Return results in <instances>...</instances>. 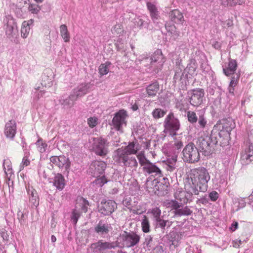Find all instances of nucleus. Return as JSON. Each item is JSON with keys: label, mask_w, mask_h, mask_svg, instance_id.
Returning a JSON list of instances; mask_svg holds the SVG:
<instances>
[{"label": "nucleus", "mask_w": 253, "mask_h": 253, "mask_svg": "<svg viewBox=\"0 0 253 253\" xmlns=\"http://www.w3.org/2000/svg\"><path fill=\"white\" fill-rule=\"evenodd\" d=\"M152 114L154 118L158 119L163 117L166 114V112L162 109L157 108L153 110Z\"/></svg>", "instance_id": "nucleus-47"}, {"label": "nucleus", "mask_w": 253, "mask_h": 253, "mask_svg": "<svg viewBox=\"0 0 253 253\" xmlns=\"http://www.w3.org/2000/svg\"><path fill=\"white\" fill-rule=\"evenodd\" d=\"M3 168L6 177H10L13 173L11 161L9 159L3 160Z\"/></svg>", "instance_id": "nucleus-32"}, {"label": "nucleus", "mask_w": 253, "mask_h": 253, "mask_svg": "<svg viewBox=\"0 0 253 253\" xmlns=\"http://www.w3.org/2000/svg\"><path fill=\"white\" fill-rule=\"evenodd\" d=\"M219 197L218 193L215 191H212L209 193V197L211 201L214 202L217 200Z\"/></svg>", "instance_id": "nucleus-56"}, {"label": "nucleus", "mask_w": 253, "mask_h": 253, "mask_svg": "<svg viewBox=\"0 0 253 253\" xmlns=\"http://www.w3.org/2000/svg\"><path fill=\"white\" fill-rule=\"evenodd\" d=\"M198 201L203 205H206L209 203L208 199L206 197H202L199 199Z\"/></svg>", "instance_id": "nucleus-61"}, {"label": "nucleus", "mask_w": 253, "mask_h": 253, "mask_svg": "<svg viewBox=\"0 0 253 253\" xmlns=\"http://www.w3.org/2000/svg\"><path fill=\"white\" fill-rule=\"evenodd\" d=\"M162 59L163 54L162 51L161 50H157L150 58H147L144 61L147 60L151 64L154 65L155 63L159 62L160 59L162 60Z\"/></svg>", "instance_id": "nucleus-31"}, {"label": "nucleus", "mask_w": 253, "mask_h": 253, "mask_svg": "<svg viewBox=\"0 0 253 253\" xmlns=\"http://www.w3.org/2000/svg\"><path fill=\"white\" fill-rule=\"evenodd\" d=\"M127 117L126 112L124 110L116 113L112 120V124L116 129L122 132V127L126 125V119Z\"/></svg>", "instance_id": "nucleus-13"}, {"label": "nucleus", "mask_w": 253, "mask_h": 253, "mask_svg": "<svg viewBox=\"0 0 253 253\" xmlns=\"http://www.w3.org/2000/svg\"><path fill=\"white\" fill-rule=\"evenodd\" d=\"M81 216V212L79 210L74 209L71 214V221L74 225H76L78 222L79 218Z\"/></svg>", "instance_id": "nucleus-48"}, {"label": "nucleus", "mask_w": 253, "mask_h": 253, "mask_svg": "<svg viewBox=\"0 0 253 253\" xmlns=\"http://www.w3.org/2000/svg\"><path fill=\"white\" fill-rule=\"evenodd\" d=\"M212 46L214 48L218 49L220 48L221 44L219 42L215 41L213 42Z\"/></svg>", "instance_id": "nucleus-64"}, {"label": "nucleus", "mask_w": 253, "mask_h": 253, "mask_svg": "<svg viewBox=\"0 0 253 253\" xmlns=\"http://www.w3.org/2000/svg\"><path fill=\"white\" fill-rule=\"evenodd\" d=\"M24 157L20 165V170H21L24 167L28 166L30 164V161L29 159L30 152L24 148Z\"/></svg>", "instance_id": "nucleus-35"}, {"label": "nucleus", "mask_w": 253, "mask_h": 253, "mask_svg": "<svg viewBox=\"0 0 253 253\" xmlns=\"http://www.w3.org/2000/svg\"><path fill=\"white\" fill-rule=\"evenodd\" d=\"M177 161V156H172L170 160L167 161L166 169L167 170L170 172L173 171L176 169V163Z\"/></svg>", "instance_id": "nucleus-37"}, {"label": "nucleus", "mask_w": 253, "mask_h": 253, "mask_svg": "<svg viewBox=\"0 0 253 253\" xmlns=\"http://www.w3.org/2000/svg\"><path fill=\"white\" fill-rule=\"evenodd\" d=\"M170 20L175 23L181 24L184 21L182 14L177 9L171 10L169 13Z\"/></svg>", "instance_id": "nucleus-27"}, {"label": "nucleus", "mask_w": 253, "mask_h": 253, "mask_svg": "<svg viewBox=\"0 0 253 253\" xmlns=\"http://www.w3.org/2000/svg\"><path fill=\"white\" fill-rule=\"evenodd\" d=\"M147 7L150 12V16L153 22L157 23V20L160 18L159 12L156 5L150 2L147 3Z\"/></svg>", "instance_id": "nucleus-26"}, {"label": "nucleus", "mask_w": 253, "mask_h": 253, "mask_svg": "<svg viewBox=\"0 0 253 253\" xmlns=\"http://www.w3.org/2000/svg\"><path fill=\"white\" fill-rule=\"evenodd\" d=\"M241 158L243 160L247 161L246 163L253 161V144H247L244 151L242 153Z\"/></svg>", "instance_id": "nucleus-24"}, {"label": "nucleus", "mask_w": 253, "mask_h": 253, "mask_svg": "<svg viewBox=\"0 0 253 253\" xmlns=\"http://www.w3.org/2000/svg\"><path fill=\"white\" fill-rule=\"evenodd\" d=\"M42 82L41 84L45 87H50L52 85L53 78L52 76H46L45 73L42 75Z\"/></svg>", "instance_id": "nucleus-38"}, {"label": "nucleus", "mask_w": 253, "mask_h": 253, "mask_svg": "<svg viewBox=\"0 0 253 253\" xmlns=\"http://www.w3.org/2000/svg\"><path fill=\"white\" fill-rule=\"evenodd\" d=\"M141 147L139 143L135 142H129L127 146L124 149H122L125 152V153L129 155L136 154L137 152L140 150Z\"/></svg>", "instance_id": "nucleus-28"}, {"label": "nucleus", "mask_w": 253, "mask_h": 253, "mask_svg": "<svg viewBox=\"0 0 253 253\" xmlns=\"http://www.w3.org/2000/svg\"><path fill=\"white\" fill-rule=\"evenodd\" d=\"M63 157L53 156L50 158V161L54 164L57 166L59 168H62L63 167V163L62 160Z\"/></svg>", "instance_id": "nucleus-45"}, {"label": "nucleus", "mask_w": 253, "mask_h": 253, "mask_svg": "<svg viewBox=\"0 0 253 253\" xmlns=\"http://www.w3.org/2000/svg\"><path fill=\"white\" fill-rule=\"evenodd\" d=\"M112 230L111 224L105 220H101L94 227V232L102 237H105Z\"/></svg>", "instance_id": "nucleus-15"}, {"label": "nucleus", "mask_w": 253, "mask_h": 253, "mask_svg": "<svg viewBox=\"0 0 253 253\" xmlns=\"http://www.w3.org/2000/svg\"><path fill=\"white\" fill-rule=\"evenodd\" d=\"M33 23V20L32 19L27 21H24L22 23L21 29V36L23 38L25 39L28 37L30 30V25Z\"/></svg>", "instance_id": "nucleus-30"}, {"label": "nucleus", "mask_w": 253, "mask_h": 253, "mask_svg": "<svg viewBox=\"0 0 253 253\" xmlns=\"http://www.w3.org/2000/svg\"><path fill=\"white\" fill-rule=\"evenodd\" d=\"M184 161L189 163L197 162L200 159V154L197 148L192 143H189L184 148L183 151Z\"/></svg>", "instance_id": "nucleus-8"}, {"label": "nucleus", "mask_w": 253, "mask_h": 253, "mask_svg": "<svg viewBox=\"0 0 253 253\" xmlns=\"http://www.w3.org/2000/svg\"><path fill=\"white\" fill-rule=\"evenodd\" d=\"M204 94V90L203 89L197 88L192 90L190 97V104L194 106H198L201 105L203 103Z\"/></svg>", "instance_id": "nucleus-19"}, {"label": "nucleus", "mask_w": 253, "mask_h": 253, "mask_svg": "<svg viewBox=\"0 0 253 253\" xmlns=\"http://www.w3.org/2000/svg\"><path fill=\"white\" fill-rule=\"evenodd\" d=\"M64 42H68L70 40L69 34L67 31V27L64 25Z\"/></svg>", "instance_id": "nucleus-58"}, {"label": "nucleus", "mask_w": 253, "mask_h": 253, "mask_svg": "<svg viewBox=\"0 0 253 253\" xmlns=\"http://www.w3.org/2000/svg\"><path fill=\"white\" fill-rule=\"evenodd\" d=\"M98 119L96 117H90L87 119V123L89 127L93 128L97 124Z\"/></svg>", "instance_id": "nucleus-54"}, {"label": "nucleus", "mask_w": 253, "mask_h": 253, "mask_svg": "<svg viewBox=\"0 0 253 253\" xmlns=\"http://www.w3.org/2000/svg\"><path fill=\"white\" fill-rule=\"evenodd\" d=\"M106 167V164L103 161H95L90 165L88 172L93 176H98L102 174Z\"/></svg>", "instance_id": "nucleus-17"}, {"label": "nucleus", "mask_w": 253, "mask_h": 253, "mask_svg": "<svg viewBox=\"0 0 253 253\" xmlns=\"http://www.w3.org/2000/svg\"><path fill=\"white\" fill-rule=\"evenodd\" d=\"M120 237L124 242V245L127 248L135 246L140 241V236L133 232L124 231L121 234Z\"/></svg>", "instance_id": "nucleus-11"}, {"label": "nucleus", "mask_w": 253, "mask_h": 253, "mask_svg": "<svg viewBox=\"0 0 253 253\" xmlns=\"http://www.w3.org/2000/svg\"><path fill=\"white\" fill-rule=\"evenodd\" d=\"M152 213L153 214L155 220H157L161 218V211L158 208H155L152 210Z\"/></svg>", "instance_id": "nucleus-53"}, {"label": "nucleus", "mask_w": 253, "mask_h": 253, "mask_svg": "<svg viewBox=\"0 0 253 253\" xmlns=\"http://www.w3.org/2000/svg\"><path fill=\"white\" fill-rule=\"evenodd\" d=\"M111 63L109 62H106L101 64L99 67V73L101 75H106L109 71V68Z\"/></svg>", "instance_id": "nucleus-39"}, {"label": "nucleus", "mask_w": 253, "mask_h": 253, "mask_svg": "<svg viewBox=\"0 0 253 253\" xmlns=\"http://www.w3.org/2000/svg\"><path fill=\"white\" fill-rule=\"evenodd\" d=\"M34 89L35 90L34 92V99L37 100L42 97L43 94L45 93L43 90H40V87L39 86H36Z\"/></svg>", "instance_id": "nucleus-50"}, {"label": "nucleus", "mask_w": 253, "mask_h": 253, "mask_svg": "<svg viewBox=\"0 0 253 253\" xmlns=\"http://www.w3.org/2000/svg\"><path fill=\"white\" fill-rule=\"evenodd\" d=\"M85 145L90 150L101 157L105 156L108 152L107 141L101 137H91Z\"/></svg>", "instance_id": "nucleus-4"}, {"label": "nucleus", "mask_w": 253, "mask_h": 253, "mask_svg": "<svg viewBox=\"0 0 253 253\" xmlns=\"http://www.w3.org/2000/svg\"><path fill=\"white\" fill-rule=\"evenodd\" d=\"M118 246V243L117 242H104L102 240H99L97 242L91 245L92 248L96 252H101L107 250L115 249Z\"/></svg>", "instance_id": "nucleus-18"}, {"label": "nucleus", "mask_w": 253, "mask_h": 253, "mask_svg": "<svg viewBox=\"0 0 253 253\" xmlns=\"http://www.w3.org/2000/svg\"><path fill=\"white\" fill-rule=\"evenodd\" d=\"M147 58H150V57L142 55L141 57H140L138 59H136L135 62L137 64H142L145 67L149 66L151 68L153 67V64H151L147 60H145V61H144V60L146 59Z\"/></svg>", "instance_id": "nucleus-43"}, {"label": "nucleus", "mask_w": 253, "mask_h": 253, "mask_svg": "<svg viewBox=\"0 0 253 253\" xmlns=\"http://www.w3.org/2000/svg\"><path fill=\"white\" fill-rule=\"evenodd\" d=\"M238 223L237 222H234V223H233L231 226V227H230V229L231 231H235L237 228H238Z\"/></svg>", "instance_id": "nucleus-63"}, {"label": "nucleus", "mask_w": 253, "mask_h": 253, "mask_svg": "<svg viewBox=\"0 0 253 253\" xmlns=\"http://www.w3.org/2000/svg\"><path fill=\"white\" fill-rule=\"evenodd\" d=\"M26 189L29 196V203L32 208H37L39 204V199L37 191L30 186L27 187Z\"/></svg>", "instance_id": "nucleus-22"}, {"label": "nucleus", "mask_w": 253, "mask_h": 253, "mask_svg": "<svg viewBox=\"0 0 253 253\" xmlns=\"http://www.w3.org/2000/svg\"><path fill=\"white\" fill-rule=\"evenodd\" d=\"M213 133H211V136L204 133L201 135L198 139L197 144L203 151L205 155H208L211 151V148L213 145L217 143L218 141L221 142L216 136L214 137Z\"/></svg>", "instance_id": "nucleus-5"}, {"label": "nucleus", "mask_w": 253, "mask_h": 253, "mask_svg": "<svg viewBox=\"0 0 253 253\" xmlns=\"http://www.w3.org/2000/svg\"><path fill=\"white\" fill-rule=\"evenodd\" d=\"M53 185L59 190L63 189V176L58 173L54 177Z\"/></svg>", "instance_id": "nucleus-36"}, {"label": "nucleus", "mask_w": 253, "mask_h": 253, "mask_svg": "<svg viewBox=\"0 0 253 253\" xmlns=\"http://www.w3.org/2000/svg\"><path fill=\"white\" fill-rule=\"evenodd\" d=\"M79 206L81 207L82 211L84 212H86L87 211V207L89 205L88 202L83 198H79L77 200Z\"/></svg>", "instance_id": "nucleus-42"}, {"label": "nucleus", "mask_w": 253, "mask_h": 253, "mask_svg": "<svg viewBox=\"0 0 253 253\" xmlns=\"http://www.w3.org/2000/svg\"><path fill=\"white\" fill-rule=\"evenodd\" d=\"M141 227L144 232L148 233L150 231V223L146 215H144L143 218L141 221Z\"/></svg>", "instance_id": "nucleus-41"}, {"label": "nucleus", "mask_w": 253, "mask_h": 253, "mask_svg": "<svg viewBox=\"0 0 253 253\" xmlns=\"http://www.w3.org/2000/svg\"><path fill=\"white\" fill-rule=\"evenodd\" d=\"M152 241V238L150 236H147L145 237L144 244L147 245V246L150 247L151 242Z\"/></svg>", "instance_id": "nucleus-60"}, {"label": "nucleus", "mask_w": 253, "mask_h": 253, "mask_svg": "<svg viewBox=\"0 0 253 253\" xmlns=\"http://www.w3.org/2000/svg\"><path fill=\"white\" fill-rule=\"evenodd\" d=\"M237 63L236 60L229 58L227 65L222 66L223 71L226 76H229L234 74L237 69Z\"/></svg>", "instance_id": "nucleus-23"}, {"label": "nucleus", "mask_w": 253, "mask_h": 253, "mask_svg": "<svg viewBox=\"0 0 253 253\" xmlns=\"http://www.w3.org/2000/svg\"><path fill=\"white\" fill-rule=\"evenodd\" d=\"M234 204L237 207L236 211H238L240 209L244 208L246 205V202L244 198H237L234 201Z\"/></svg>", "instance_id": "nucleus-40"}, {"label": "nucleus", "mask_w": 253, "mask_h": 253, "mask_svg": "<svg viewBox=\"0 0 253 253\" xmlns=\"http://www.w3.org/2000/svg\"><path fill=\"white\" fill-rule=\"evenodd\" d=\"M156 221L157 222L158 226L162 229H164L165 227L167 226V223H169V221L163 220L161 218L156 220Z\"/></svg>", "instance_id": "nucleus-55"}, {"label": "nucleus", "mask_w": 253, "mask_h": 253, "mask_svg": "<svg viewBox=\"0 0 253 253\" xmlns=\"http://www.w3.org/2000/svg\"><path fill=\"white\" fill-rule=\"evenodd\" d=\"M29 11L32 14H38L41 10V7L36 4H30L28 7Z\"/></svg>", "instance_id": "nucleus-52"}, {"label": "nucleus", "mask_w": 253, "mask_h": 253, "mask_svg": "<svg viewBox=\"0 0 253 253\" xmlns=\"http://www.w3.org/2000/svg\"><path fill=\"white\" fill-rule=\"evenodd\" d=\"M5 33L9 39H11L17 35V26L13 19L10 18L8 19L5 28Z\"/></svg>", "instance_id": "nucleus-21"}, {"label": "nucleus", "mask_w": 253, "mask_h": 253, "mask_svg": "<svg viewBox=\"0 0 253 253\" xmlns=\"http://www.w3.org/2000/svg\"><path fill=\"white\" fill-rule=\"evenodd\" d=\"M204 114L205 111L204 110L200 111L198 113V127L201 129L205 128L207 125V121Z\"/></svg>", "instance_id": "nucleus-34"}, {"label": "nucleus", "mask_w": 253, "mask_h": 253, "mask_svg": "<svg viewBox=\"0 0 253 253\" xmlns=\"http://www.w3.org/2000/svg\"><path fill=\"white\" fill-rule=\"evenodd\" d=\"M183 204H180L177 201H171L168 204V206L174 210L173 213L174 216H188L193 211L188 206L183 207Z\"/></svg>", "instance_id": "nucleus-10"}, {"label": "nucleus", "mask_w": 253, "mask_h": 253, "mask_svg": "<svg viewBox=\"0 0 253 253\" xmlns=\"http://www.w3.org/2000/svg\"><path fill=\"white\" fill-rule=\"evenodd\" d=\"M113 34L120 36L124 33V29L121 24L115 25L111 30Z\"/></svg>", "instance_id": "nucleus-44"}, {"label": "nucleus", "mask_w": 253, "mask_h": 253, "mask_svg": "<svg viewBox=\"0 0 253 253\" xmlns=\"http://www.w3.org/2000/svg\"><path fill=\"white\" fill-rule=\"evenodd\" d=\"M116 161L121 166L136 169L138 166V163L135 157L131 155L125 153L121 149L117 150Z\"/></svg>", "instance_id": "nucleus-6"}, {"label": "nucleus", "mask_w": 253, "mask_h": 253, "mask_svg": "<svg viewBox=\"0 0 253 253\" xmlns=\"http://www.w3.org/2000/svg\"><path fill=\"white\" fill-rule=\"evenodd\" d=\"M194 193L187 189L185 190L181 188L177 189L174 193L175 200L180 204H185L192 200L193 195Z\"/></svg>", "instance_id": "nucleus-12"}, {"label": "nucleus", "mask_w": 253, "mask_h": 253, "mask_svg": "<svg viewBox=\"0 0 253 253\" xmlns=\"http://www.w3.org/2000/svg\"><path fill=\"white\" fill-rule=\"evenodd\" d=\"M220 1V4L226 7V6H232V1L230 0H219Z\"/></svg>", "instance_id": "nucleus-57"}, {"label": "nucleus", "mask_w": 253, "mask_h": 253, "mask_svg": "<svg viewBox=\"0 0 253 253\" xmlns=\"http://www.w3.org/2000/svg\"><path fill=\"white\" fill-rule=\"evenodd\" d=\"M159 89V84L157 82H154L149 84L146 88V94L143 93L144 97L147 96L153 97L155 96Z\"/></svg>", "instance_id": "nucleus-29"}, {"label": "nucleus", "mask_w": 253, "mask_h": 253, "mask_svg": "<svg viewBox=\"0 0 253 253\" xmlns=\"http://www.w3.org/2000/svg\"><path fill=\"white\" fill-rule=\"evenodd\" d=\"M91 85L90 83H83L79 84L73 90L72 94L69 97L70 99L74 102L78 97L84 96L88 92Z\"/></svg>", "instance_id": "nucleus-14"}, {"label": "nucleus", "mask_w": 253, "mask_h": 253, "mask_svg": "<svg viewBox=\"0 0 253 253\" xmlns=\"http://www.w3.org/2000/svg\"><path fill=\"white\" fill-rule=\"evenodd\" d=\"M16 129L17 127L15 121L11 120L6 123L4 133L7 138L12 140L16 133Z\"/></svg>", "instance_id": "nucleus-20"}, {"label": "nucleus", "mask_w": 253, "mask_h": 253, "mask_svg": "<svg viewBox=\"0 0 253 253\" xmlns=\"http://www.w3.org/2000/svg\"><path fill=\"white\" fill-rule=\"evenodd\" d=\"M97 178L93 181V183L96 185L98 187H102L104 184L107 182V180L106 179L105 176L103 175L102 176H96Z\"/></svg>", "instance_id": "nucleus-46"}, {"label": "nucleus", "mask_w": 253, "mask_h": 253, "mask_svg": "<svg viewBox=\"0 0 253 253\" xmlns=\"http://www.w3.org/2000/svg\"><path fill=\"white\" fill-rule=\"evenodd\" d=\"M36 145L37 147L38 151L42 154L46 153L48 151V147L47 144L42 139H39L36 142Z\"/></svg>", "instance_id": "nucleus-33"}, {"label": "nucleus", "mask_w": 253, "mask_h": 253, "mask_svg": "<svg viewBox=\"0 0 253 253\" xmlns=\"http://www.w3.org/2000/svg\"><path fill=\"white\" fill-rule=\"evenodd\" d=\"M164 132L172 137L178 135L177 131L179 129L180 124L179 120L176 118L173 113H169L165 118L164 123Z\"/></svg>", "instance_id": "nucleus-7"}, {"label": "nucleus", "mask_w": 253, "mask_h": 253, "mask_svg": "<svg viewBox=\"0 0 253 253\" xmlns=\"http://www.w3.org/2000/svg\"><path fill=\"white\" fill-rule=\"evenodd\" d=\"M235 127V124L231 119L218 121L214 126L212 133L219 130L218 138L223 144H226L230 138V132Z\"/></svg>", "instance_id": "nucleus-3"}, {"label": "nucleus", "mask_w": 253, "mask_h": 253, "mask_svg": "<svg viewBox=\"0 0 253 253\" xmlns=\"http://www.w3.org/2000/svg\"><path fill=\"white\" fill-rule=\"evenodd\" d=\"M210 178L208 170L204 167L192 169L184 182V189L198 195L200 192H205L207 190L208 182Z\"/></svg>", "instance_id": "nucleus-1"}, {"label": "nucleus", "mask_w": 253, "mask_h": 253, "mask_svg": "<svg viewBox=\"0 0 253 253\" xmlns=\"http://www.w3.org/2000/svg\"><path fill=\"white\" fill-rule=\"evenodd\" d=\"M116 208L117 205L114 201L102 200L98 207V211L104 215H109L114 211Z\"/></svg>", "instance_id": "nucleus-16"}, {"label": "nucleus", "mask_w": 253, "mask_h": 253, "mask_svg": "<svg viewBox=\"0 0 253 253\" xmlns=\"http://www.w3.org/2000/svg\"><path fill=\"white\" fill-rule=\"evenodd\" d=\"M135 23L137 26L140 28L144 27L147 28L148 25V23L147 22L145 21L139 17H137L135 19Z\"/></svg>", "instance_id": "nucleus-51"}, {"label": "nucleus", "mask_w": 253, "mask_h": 253, "mask_svg": "<svg viewBox=\"0 0 253 253\" xmlns=\"http://www.w3.org/2000/svg\"><path fill=\"white\" fill-rule=\"evenodd\" d=\"M232 1V6L236 4L242 5L245 3V0H230Z\"/></svg>", "instance_id": "nucleus-59"}, {"label": "nucleus", "mask_w": 253, "mask_h": 253, "mask_svg": "<svg viewBox=\"0 0 253 253\" xmlns=\"http://www.w3.org/2000/svg\"><path fill=\"white\" fill-rule=\"evenodd\" d=\"M139 163L142 167L144 174L159 178L163 176L161 170L155 163H151L146 157L144 151L138 153L136 155Z\"/></svg>", "instance_id": "nucleus-2"}, {"label": "nucleus", "mask_w": 253, "mask_h": 253, "mask_svg": "<svg viewBox=\"0 0 253 253\" xmlns=\"http://www.w3.org/2000/svg\"><path fill=\"white\" fill-rule=\"evenodd\" d=\"M188 120L192 124L195 123L198 121V117L195 112L193 111H188L187 112Z\"/></svg>", "instance_id": "nucleus-49"}, {"label": "nucleus", "mask_w": 253, "mask_h": 253, "mask_svg": "<svg viewBox=\"0 0 253 253\" xmlns=\"http://www.w3.org/2000/svg\"><path fill=\"white\" fill-rule=\"evenodd\" d=\"M174 140L173 144H165L163 147L164 152L168 154H172L173 156H177L179 153L181 149L183 147V142L182 140V136L181 134L176 136H174Z\"/></svg>", "instance_id": "nucleus-9"}, {"label": "nucleus", "mask_w": 253, "mask_h": 253, "mask_svg": "<svg viewBox=\"0 0 253 253\" xmlns=\"http://www.w3.org/2000/svg\"><path fill=\"white\" fill-rule=\"evenodd\" d=\"M176 107L179 109L180 110H182L184 109V106L183 104L182 101L180 100V101H178L176 104Z\"/></svg>", "instance_id": "nucleus-62"}, {"label": "nucleus", "mask_w": 253, "mask_h": 253, "mask_svg": "<svg viewBox=\"0 0 253 253\" xmlns=\"http://www.w3.org/2000/svg\"><path fill=\"white\" fill-rule=\"evenodd\" d=\"M166 29L169 36L170 40L172 41H175L180 36V32L177 31L176 27L170 24V23H167L165 25Z\"/></svg>", "instance_id": "nucleus-25"}]
</instances>
